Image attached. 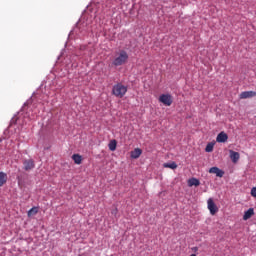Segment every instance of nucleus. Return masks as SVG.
I'll use <instances>...</instances> for the list:
<instances>
[{"label":"nucleus","mask_w":256,"mask_h":256,"mask_svg":"<svg viewBox=\"0 0 256 256\" xmlns=\"http://www.w3.org/2000/svg\"><path fill=\"white\" fill-rule=\"evenodd\" d=\"M209 173L216 175V177H223L225 175V172L217 167L210 168Z\"/></svg>","instance_id":"obj_8"},{"label":"nucleus","mask_w":256,"mask_h":256,"mask_svg":"<svg viewBox=\"0 0 256 256\" xmlns=\"http://www.w3.org/2000/svg\"><path fill=\"white\" fill-rule=\"evenodd\" d=\"M129 61V54L125 50H121L120 52L116 53V56L112 62L114 67H121V65H125Z\"/></svg>","instance_id":"obj_1"},{"label":"nucleus","mask_w":256,"mask_h":256,"mask_svg":"<svg viewBox=\"0 0 256 256\" xmlns=\"http://www.w3.org/2000/svg\"><path fill=\"white\" fill-rule=\"evenodd\" d=\"M7 183V173L0 172V187H3Z\"/></svg>","instance_id":"obj_14"},{"label":"nucleus","mask_w":256,"mask_h":256,"mask_svg":"<svg viewBox=\"0 0 256 256\" xmlns=\"http://www.w3.org/2000/svg\"><path fill=\"white\" fill-rule=\"evenodd\" d=\"M111 213L114 215V217H117V213H119V210L117 208L113 209Z\"/></svg>","instance_id":"obj_20"},{"label":"nucleus","mask_w":256,"mask_h":256,"mask_svg":"<svg viewBox=\"0 0 256 256\" xmlns=\"http://www.w3.org/2000/svg\"><path fill=\"white\" fill-rule=\"evenodd\" d=\"M213 147H214L213 143H208L205 148L206 153H211L213 151Z\"/></svg>","instance_id":"obj_18"},{"label":"nucleus","mask_w":256,"mask_h":256,"mask_svg":"<svg viewBox=\"0 0 256 256\" xmlns=\"http://www.w3.org/2000/svg\"><path fill=\"white\" fill-rule=\"evenodd\" d=\"M251 196H252V197H255V199H256V187H253V188L251 189Z\"/></svg>","instance_id":"obj_19"},{"label":"nucleus","mask_w":256,"mask_h":256,"mask_svg":"<svg viewBox=\"0 0 256 256\" xmlns=\"http://www.w3.org/2000/svg\"><path fill=\"white\" fill-rule=\"evenodd\" d=\"M251 97H256L255 91H244L240 94V99H251Z\"/></svg>","instance_id":"obj_7"},{"label":"nucleus","mask_w":256,"mask_h":256,"mask_svg":"<svg viewBox=\"0 0 256 256\" xmlns=\"http://www.w3.org/2000/svg\"><path fill=\"white\" fill-rule=\"evenodd\" d=\"M39 213V208L33 207L28 211V217H32V215H37Z\"/></svg>","instance_id":"obj_16"},{"label":"nucleus","mask_w":256,"mask_h":256,"mask_svg":"<svg viewBox=\"0 0 256 256\" xmlns=\"http://www.w3.org/2000/svg\"><path fill=\"white\" fill-rule=\"evenodd\" d=\"M255 215V210L253 208H249L243 215V220L247 221L251 219Z\"/></svg>","instance_id":"obj_11"},{"label":"nucleus","mask_w":256,"mask_h":256,"mask_svg":"<svg viewBox=\"0 0 256 256\" xmlns=\"http://www.w3.org/2000/svg\"><path fill=\"white\" fill-rule=\"evenodd\" d=\"M72 159H73V161H74V163H75L76 165H81V163H82V161H83V157H81V155H79V154H74V155L72 156Z\"/></svg>","instance_id":"obj_13"},{"label":"nucleus","mask_w":256,"mask_h":256,"mask_svg":"<svg viewBox=\"0 0 256 256\" xmlns=\"http://www.w3.org/2000/svg\"><path fill=\"white\" fill-rule=\"evenodd\" d=\"M229 139V136L225 132H220L217 137L216 141L217 143H227V140Z\"/></svg>","instance_id":"obj_6"},{"label":"nucleus","mask_w":256,"mask_h":256,"mask_svg":"<svg viewBox=\"0 0 256 256\" xmlns=\"http://www.w3.org/2000/svg\"><path fill=\"white\" fill-rule=\"evenodd\" d=\"M191 256H197L196 254H191Z\"/></svg>","instance_id":"obj_21"},{"label":"nucleus","mask_w":256,"mask_h":256,"mask_svg":"<svg viewBox=\"0 0 256 256\" xmlns=\"http://www.w3.org/2000/svg\"><path fill=\"white\" fill-rule=\"evenodd\" d=\"M142 153L143 150H141V148H135L133 151H131L130 157L132 159H139Z\"/></svg>","instance_id":"obj_10"},{"label":"nucleus","mask_w":256,"mask_h":256,"mask_svg":"<svg viewBox=\"0 0 256 256\" xmlns=\"http://www.w3.org/2000/svg\"><path fill=\"white\" fill-rule=\"evenodd\" d=\"M201 185V182L197 178H190L188 180V187H199Z\"/></svg>","instance_id":"obj_12"},{"label":"nucleus","mask_w":256,"mask_h":256,"mask_svg":"<svg viewBox=\"0 0 256 256\" xmlns=\"http://www.w3.org/2000/svg\"><path fill=\"white\" fill-rule=\"evenodd\" d=\"M126 93L127 86L121 83L115 84L112 88V95H114L115 97H119L120 99H122V97H125Z\"/></svg>","instance_id":"obj_2"},{"label":"nucleus","mask_w":256,"mask_h":256,"mask_svg":"<svg viewBox=\"0 0 256 256\" xmlns=\"http://www.w3.org/2000/svg\"><path fill=\"white\" fill-rule=\"evenodd\" d=\"M208 210L210 211V215H216L219 212V208L213 201V198H209L207 201Z\"/></svg>","instance_id":"obj_4"},{"label":"nucleus","mask_w":256,"mask_h":256,"mask_svg":"<svg viewBox=\"0 0 256 256\" xmlns=\"http://www.w3.org/2000/svg\"><path fill=\"white\" fill-rule=\"evenodd\" d=\"M229 154H230V159L233 163H237V161H239V159L241 158V155L239 154V152L229 150Z\"/></svg>","instance_id":"obj_9"},{"label":"nucleus","mask_w":256,"mask_h":256,"mask_svg":"<svg viewBox=\"0 0 256 256\" xmlns=\"http://www.w3.org/2000/svg\"><path fill=\"white\" fill-rule=\"evenodd\" d=\"M164 167H166L167 169H177V163H175V162L165 163Z\"/></svg>","instance_id":"obj_17"},{"label":"nucleus","mask_w":256,"mask_h":256,"mask_svg":"<svg viewBox=\"0 0 256 256\" xmlns=\"http://www.w3.org/2000/svg\"><path fill=\"white\" fill-rule=\"evenodd\" d=\"M24 171H31V169H35V161L33 159H28L23 161Z\"/></svg>","instance_id":"obj_5"},{"label":"nucleus","mask_w":256,"mask_h":256,"mask_svg":"<svg viewBox=\"0 0 256 256\" xmlns=\"http://www.w3.org/2000/svg\"><path fill=\"white\" fill-rule=\"evenodd\" d=\"M160 103H163V105H166V107H171L173 104V97L171 94H162L159 97Z\"/></svg>","instance_id":"obj_3"},{"label":"nucleus","mask_w":256,"mask_h":256,"mask_svg":"<svg viewBox=\"0 0 256 256\" xmlns=\"http://www.w3.org/2000/svg\"><path fill=\"white\" fill-rule=\"evenodd\" d=\"M108 147L110 151H115L117 149V140H111Z\"/></svg>","instance_id":"obj_15"}]
</instances>
